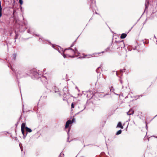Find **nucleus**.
<instances>
[{
    "mask_svg": "<svg viewBox=\"0 0 157 157\" xmlns=\"http://www.w3.org/2000/svg\"><path fill=\"white\" fill-rule=\"evenodd\" d=\"M75 51L71 48H66L64 50L63 52V56L64 58L67 57H74V55L77 53V50L75 48Z\"/></svg>",
    "mask_w": 157,
    "mask_h": 157,
    "instance_id": "f257e3e1",
    "label": "nucleus"
},
{
    "mask_svg": "<svg viewBox=\"0 0 157 157\" xmlns=\"http://www.w3.org/2000/svg\"><path fill=\"white\" fill-rule=\"evenodd\" d=\"M104 52H98V53H95L92 54H89L88 55H85L84 54V56H85L84 58H85L86 57H87V58H89L93 57H97L99 56V54H101V53H103Z\"/></svg>",
    "mask_w": 157,
    "mask_h": 157,
    "instance_id": "f03ea898",
    "label": "nucleus"
},
{
    "mask_svg": "<svg viewBox=\"0 0 157 157\" xmlns=\"http://www.w3.org/2000/svg\"><path fill=\"white\" fill-rule=\"evenodd\" d=\"M52 90L56 94V95L57 96H60L61 95L60 92L56 86H54L52 88Z\"/></svg>",
    "mask_w": 157,
    "mask_h": 157,
    "instance_id": "7ed1b4c3",
    "label": "nucleus"
},
{
    "mask_svg": "<svg viewBox=\"0 0 157 157\" xmlns=\"http://www.w3.org/2000/svg\"><path fill=\"white\" fill-rule=\"evenodd\" d=\"M25 123H22L21 124V131L22 132V133L23 134L24 136H23V138L24 139H25V137L26 136L27 134V132H26L25 135Z\"/></svg>",
    "mask_w": 157,
    "mask_h": 157,
    "instance_id": "20e7f679",
    "label": "nucleus"
},
{
    "mask_svg": "<svg viewBox=\"0 0 157 157\" xmlns=\"http://www.w3.org/2000/svg\"><path fill=\"white\" fill-rule=\"evenodd\" d=\"M16 75L17 78H21L24 76V73L23 70L19 71Z\"/></svg>",
    "mask_w": 157,
    "mask_h": 157,
    "instance_id": "39448f33",
    "label": "nucleus"
},
{
    "mask_svg": "<svg viewBox=\"0 0 157 157\" xmlns=\"http://www.w3.org/2000/svg\"><path fill=\"white\" fill-rule=\"evenodd\" d=\"M52 47L55 49H57L60 53H61L62 55H63V52L64 51L63 49L62 48L58 46L57 48H55L54 45H52Z\"/></svg>",
    "mask_w": 157,
    "mask_h": 157,
    "instance_id": "423d86ee",
    "label": "nucleus"
},
{
    "mask_svg": "<svg viewBox=\"0 0 157 157\" xmlns=\"http://www.w3.org/2000/svg\"><path fill=\"white\" fill-rule=\"evenodd\" d=\"M17 56V55L16 54L14 53L13 54L12 56V60L11 61H10L9 60H8V61L10 64H11V63H12V62L14 61L16 59V57Z\"/></svg>",
    "mask_w": 157,
    "mask_h": 157,
    "instance_id": "0eeeda50",
    "label": "nucleus"
},
{
    "mask_svg": "<svg viewBox=\"0 0 157 157\" xmlns=\"http://www.w3.org/2000/svg\"><path fill=\"white\" fill-rule=\"evenodd\" d=\"M33 74L34 78H38L39 77L38 76L39 74L37 71H33Z\"/></svg>",
    "mask_w": 157,
    "mask_h": 157,
    "instance_id": "6e6552de",
    "label": "nucleus"
},
{
    "mask_svg": "<svg viewBox=\"0 0 157 157\" xmlns=\"http://www.w3.org/2000/svg\"><path fill=\"white\" fill-rule=\"evenodd\" d=\"M71 124L72 123L71 122V120H69L67 121L66 123L65 126V129H66L68 127L69 125Z\"/></svg>",
    "mask_w": 157,
    "mask_h": 157,
    "instance_id": "1a4fd4ad",
    "label": "nucleus"
},
{
    "mask_svg": "<svg viewBox=\"0 0 157 157\" xmlns=\"http://www.w3.org/2000/svg\"><path fill=\"white\" fill-rule=\"evenodd\" d=\"M134 113V111L132 109H130L127 112V114L128 115H132Z\"/></svg>",
    "mask_w": 157,
    "mask_h": 157,
    "instance_id": "9d476101",
    "label": "nucleus"
},
{
    "mask_svg": "<svg viewBox=\"0 0 157 157\" xmlns=\"http://www.w3.org/2000/svg\"><path fill=\"white\" fill-rule=\"evenodd\" d=\"M117 128H120L121 129H123L124 127L122 125L121 122H119L117 124Z\"/></svg>",
    "mask_w": 157,
    "mask_h": 157,
    "instance_id": "9b49d317",
    "label": "nucleus"
},
{
    "mask_svg": "<svg viewBox=\"0 0 157 157\" xmlns=\"http://www.w3.org/2000/svg\"><path fill=\"white\" fill-rule=\"evenodd\" d=\"M95 95L96 96H98L99 97H101V98L103 97H104L105 95H102L100 93H96L95 94Z\"/></svg>",
    "mask_w": 157,
    "mask_h": 157,
    "instance_id": "f8f14e48",
    "label": "nucleus"
},
{
    "mask_svg": "<svg viewBox=\"0 0 157 157\" xmlns=\"http://www.w3.org/2000/svg\"><path fill=\"white\" fill-rule=\"evenodd\" d=\"M127 36V34L126 33H122L121 34V39L124 38L126 37Z\"/></svg>",
    "mask_w": 157,
    "mask_h": 157,
    "instance_id": "ddd939ff",
    "label": "nucleus"
},
{
    "mask_svg": "<svg viewBox=\"0 0 157 157\" xmlns=\"http://www.w3.org/2000/svg\"><path fill=\"white\" fill-rule=\"evenodd\" d=\"M120 46L119 47H121V48H124V43L123 42H121L119 43Z\"/></svg>",
    "mask_w": 157,
    "mask_h": 157,
    "instance_id": "4468645a",
    "label": "nucleus"
},
{
    "mask_svg": "<svg viewBox=\"0 0 157 157\" xmlns=\"http://www.w3.org/2000/svg\"><path fill=\"white\" fill-rule=\"evenodd\" d=\"M25 128L26 130V131L27 132H31L32 131L30 128H28V127H25Z\"/></svg>",
    "mask_w": 157,
    "mask_h": 157,
    "instance_id": "2eb2a0df",
    "label": "nucleus"
},
{
    "mask_svg": "<svg viewBox=\"0 0 157 157\" xmlns=\"http://www.w3.org/2000/svg\"><path fill=\"white\" fill-rule=\"evenodd\" d=\"M110 91L111 92H113L114 93V94H116V95H118V94H116V93H114V89H113V87H111L110 88Z\"/></svg>",
    "mask_w": 157,
    "mask_h": 157,
    "instance_id": "dca6fc26",
    "label": "nucleus"
},
{
    "mask_svg": "<svg viewBox=\"0 0 157 157\" xmlns=\"http://www.w3.org/2000/svg\"><path fill=\"white\" fill-rule=\"evenodd\" d=\"M70 128H69L68 129V131L67 132V134L68 136V138H67V142H70V141H69L68 140H69V131H70Z\"/></svg>",
    "mask_w": 157,
    "mask_h": 157,
    "instance_id": "f3484780",
    "label": "nucleus"
},
{
    "mask_svg": "<svg viewBox=\"0 0 157 157\" xmlns=\"http://www.w3.org/2000/svg\"><path fill=\"white\" fill-rule=\"evenodd\" d=\"M148 0H146V2L145 3V6L146 9L147 8L148 6L147 5L148 4Z\"/></svg>",
    "mask_w": 157,
    "mask_h": 157,
    "instance_id": "a211bd4d",
    "label": "nucleus"
},
{
    "mask_svg": "<svg viewBox=\"0 0 157 157\" xmlns=\"http://www.w3.org/2000/svg\"><path fill=\"white\" fill-rule=\"evenodd\" d=\"M32 30L33 29H32L31 28H30L27 31L28 33H29L32 34L33 33L32 32Z\"/></svg>",
    "mask_w": 157,
    "mask_h": 157,
    "instance_id": "6ab92c4d",
    "label": "nucleus"
},
{
    "mask_svg": "<svg viewBox=\"0 0 157 157\" xmlns=\"http://www.w3.org/2000/svg\"><path fill=\"white\" fill-rule=\"evenodd\" d=\"M122 132V131L121 130H118L116 133V135H118L121 133Z\"/></svg>",
    "mask_w": 157,
    "mask_h": 157,
    "instance_id": "aec40b11",
    "label": "nucleus"
},
{
    "mask_svg": "<svg viewBox=\"0 0 157 157\" xmlns=\"http://www.w3.org/2000/svg\"><path fill=\"white\" fill-rule=\"evenodd\" d=\"M64 154L63 153H62L61 152V153H60L59 157H64Z\"/></svg>",
    "mask_w": 157,
    "mask_h": 157,
    "instance_id": "412c9836",
    "label": "nucleus"
},
{
    "mask_svg": "<svg viewBox=\"0 0 157 157\" xmlns=\"http://www.w3.org/2000/svg\"><path fill=\"white\" fill-rule=\"evenodd\" d=\"M2 8H0V17H1L2 16Z\"/></svg>",
    "mask_w": 157,
    "mask_h": 157,
    "instance_id": "4be33fe9",
    "label": "nucleus"
},
{
    "mask_svg": "<svg viewBox=\"0 0 157 157\" xmlns=\"http://www.w3.org/2000/svg\"><path fill=\"white\" fill-rule=\"evenodd\" d=\"M142 97V95H139V96H135V98L137 99H138V98H139V97Z\"/></svg>",
    "mask_w": 157,
    "mask_h": 157,
    "instance_id": "5701e85b",
    "label": "nucleus"
},
{
    "mask_svg": "<svg viewBox=\"0 0 157 157\" xmlns=\"http://www.w3.org/2000/svg\"><path fill=\"white\" fill-rule=\"evenodd\" d=\"M36 35V36H38L39 37V40H42L43 38H41L40 35Z\"/></svg>",
    "mask_w": 157,
    "mask_h": 157,
    "instance_id": "b1692460",
    "label": "nucleus"
},
{
    "mask_svg": "<svg viewBox=\"0 0 157 157\" xmlns=\"http://www.w3.org/2000/svg\"><path fill=\"white\" fill-rule=\"evenodd\" d=\"M19 2L21 5L23 4V1L22 0H19Z\"/></svg>",
    "mask_w": 157,
    "mask_h": 157,
    "instance_id": "393cba45",
    "label": "nucleus"
},
{
    "mask_svg": "<svg viewBox=\"0 0 157 157\" xmlns=\"http://www.w3.org/2000/svg\"><path fill=\"white\" fill-rule=\"evenodd\" d=\"M75 121V119L73 118L72 119L71 121V123L72 124Z\"/></svg>",
    "mask_w": 157,
    "mask_h": 157,
    "instance_id": "a878e982",
    "label": "nucleus"
},
{
    "mask_svg": "<svg viewBox=\"0 0 157 157\" xmlns=\"http://www.w3.org/2000/svg\"><path fill=\"white\" fill-rule=\"evenodd\" d=\"M71 108H74V104L73 103H72L71 104Z\"/></svg>",
    "mask_w": 157,
    "mask_h": 157,
    "instance_id": "bb28decb",
    "label": "nucleus"
},
{
    "mask_svg": "<svg viewBox=\"0 0 157 157\" xmlns=\"http://www.w3.org/2000/svg\"><path fill=\"white\" fill-rule=\"evenodd\" d=\"M15 34H16V37H15V39H17V38L18 35L17 34L16 32H15Z\"/></svg>",
    "mask_w": 157,
    "mask_h": 157,
    "instance_id": "cd10ccee",
    "label": "nucleus"
},
{
    "mask_svg": "<svg viewBox=\"0 0 157 157\" xmlns=\"http://www.w3.org/2000/svg\"><path fill=\"white\" fill-rule=\"evenodd\" d=\"M44 78L46 79V77H45V76H43L42 78V79H44Z\"/></svg>",
    "mask_w": 157,
    "mask_h": 157,
    "instance_id": "c85d7f7f",
    "label": "nucleus"
},
{
    "mask_svg": "<svg viewBox=\"0 0 157 157\" xmlns=\"http://www.w3.org/2000/svg\"><path fill=\"white\" fill-rule=\"evenodd\" d=\"M66 90H67V88H65H65H64L63 89V91H65Z\"/></svg>",
    "mask_w": 157,
    "mask_h": 157,
    "instance_id": "c756f323",
    "label": "nucleus"
},
{
    "mask_svg": "<svg viewBox=\"0 0 157 157\" xmlns=\"http://www.w3.org/2000/svg\"><path fill=\"white\" fill-rule=\"evenodd\" d=\"M74 45V43H73L72 45H71V47H73V46Z\"/></svg>",
    "mask_w": 157,
    "mask_h": 157,
    "instance_id": "7c9ffc66",
    "label": "nucleus"
},
{
    "mask_svg": "<svg viewBox=\"0 0 157 157\" xmlns=\"http://www.w3.org/2000/svg\"><path fill=\"white\" fill-rule=\"evenodd\" d=\"M2 8V6L1 5V2L0 1V8Z\"/></svg>",
    "mask_w": 157,
    "mask_h": 157,
    "instance_id": "2f4dec72",
    "label": "nucleus"
},
{
    "mask_svg": "<svg viewBox=\"0 0 157 157\" xmlns=\"http://www.w3.org/2000/svg\"><path fill=\"white\" fill-rule=\"evenodd\" d=\"M120 82L121 83V84H122V80H120Z\"/></svg>",
    "mask_w": 157,
    "mask_h": 157,
    "instance_id": "473e14b6",
    "label": "nucleus"
},
{
    "mask_svg": "<svg viewBox=\"0 0 157 157\" xmlns=\"http://www.w3.org/2000/svg\"><path fill=\"white\" fill-rule=\"evenodd\" d=\"M11 69L13 71H14V70L13 69V68H11Z\"/></svg>",
    "mask_w": 157,
    "mask_h": 157,
    "instance_id": "72a5a7b5",
    "label": "nucleus"
},
{
    "mask_svg": "<svg viewBox=\"0 0 157 157\" xmlns=\"http://www.w3.org/2000/svg\"><path fill=\"white\" fill-rule=\"evenodd\" d=\"M123 71V70H121V72H122Z\"/></svg>",
    "mask_w": 157,
    "mask_h": 157,
    "instance_id": "f704fd0d",
    "label": "nucleus"
},
{
    "mask_svg": "<svg viewBox=\"0 0 157 157\" xmlns=\"http://www.w3.org/2000/svg\"><path fill=\"white\" fill-rule=\"evenodd\" d=\"M146 126L147 128V124H146Z\"/></svg>",
    "mask_w": 157,
    "mask_h": 157,
    "instance_id": "c9c22d12",
    "label": "nucleus"
},
{
    "mask_svg": "<svg viewBox=\"0 0 157 157\" xmlns=\"http://www.w3.org/2000/svg\"><path fill=\"white\" fill-rule=\"evenodd\" d=\"M154 37H155V35H154Z\"/></svg>",
    "mask_w": 157,
    "mask_h": 157,
    "instance_id": "e433bc0d",
    "label": "nucleus"
},
{
    "mask_svg": "<svg viewBox=\"0 0 157 157\" xmlns=\"http://www.w3.org/2000/svg\"><path fill=\"white\" fill-rule=\"evenodd\" d=\"M21 151H22V149H21Z\"/></svg>",
    "mask_w": 157,
    "mask_h": 157,
    "instance_id": "4c0bfd02",
    "label": "nucleus"
}]
</instances>
